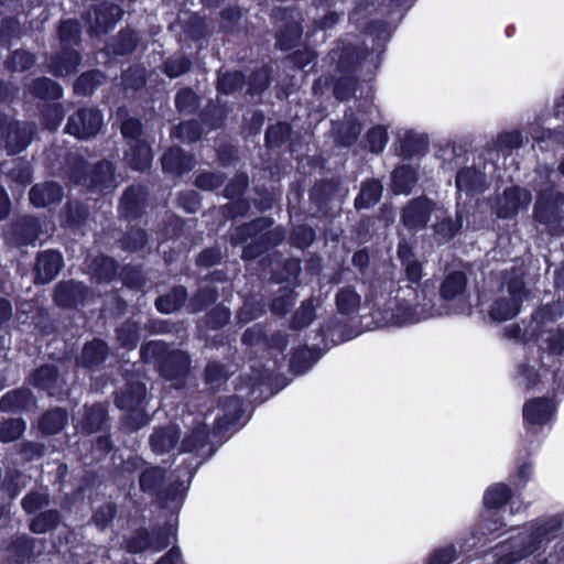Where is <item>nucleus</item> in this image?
I'll use <instances>...</instances> for the list:
<instances>
[{
    "label": "nucleus",
    "mask_w": 564,
    "mask_h": 564,
    "mask_svg": "<svg viewBox=\"0 0 564 564\" xmlns=\"http://www.w3.org/2000/svg\"><path fill=\"white\" fill-rule=\"evenodd\" d=\"M564 529V513L541 517L527 523L517 534L499 543L495 549L496 564H547L549 557H556V564H564V541L547 547Z\"/></svg>",
    "instance_id": "nucleus-1"
},
{
    "label": "nucleus",
    "mask_w": 564,
    "mask_h": 564,
    "mask_svg": "<svg viewBox=\"0 0 564 564\" xmlns=\"http://www.w3.org/2000/svg\"><path fill=\"white\" fill-rule=\"evenodd\" d=\"M398 257L404 265L405 274L411 284L400 288L398 294L391 299L381 312V321L389 326H403L434 316L431 299L427 297L425 285L420 286L422 267L413 259L410 248L405 243L398 247Z\"/></svg>",
    "instance_id": "nucleus-2"
},
{
    "label": "nucleus",
    "mask_w": 564,
    "mask_h": 564,
    "mask_svg": "<svg viewBox=\"0 0 564 564\" xmlns=\"http://www.w3.org/2000/svg\"><path fill=\"white\" fill-rule=\"evenodd\" d=\"M560 315V305L555 306L554 313L553 310L544 307L534 315L531 326V336L539 340V346L544 350L542 365L550 369L554 367V357L564 359V336L560 329L549 325Z\"/></svg>",
    "instance_id": "nucleus-3"
},
{
    "label": "nucleus",
    "mask_w": 564,
    "mask_h": 564,
    "mask_svg": "<svg viewBox=\"0 0 564 564\" xmlns=\"http://www.w3.org/2000/svg\"><path fill=\"white\" fill-rule=\"evenodd\" d=\"M528 299L522 281V272L514 270L510 276H503L502 284L489 310V316L498 322L513 318Z\"/></svg>",
    "instance_id": "nucleus-4"
},
{
    "label": "nucleus",
    "mask_w": 564,
    "mask_h": 564,
    "mask_svg": "<svg viewBox=\"0 0 564 564\" xmlns=\"http://www.w3.org/2000/svg\"><path fill=\"white\" fill-rule=\"evenodd\" d=\"M564 204V195L553 188L542 191L535 203V219L547 226L551 230L556 229L563 218L562 206Z\"/></svg>",
    "instance_id": "nucleus-5"
},
{
    "label": "nucleus",
    "mask_w": 564,
    "mask_h": 564,
    "mask_svg": "<svg viewBox=\"0 0 564 564\" xmlns=\"http://www.w3.org/2000/svg\"><path fill=\"white\" fill-rule=\"evenodd\" d=\"M34 132L31 123L11 122L0 115V138H6V147L10 154L21 152L30 143Z\"/></svg>",
    "instance_id": "nucleus-6"
},
{
    "label": "nucleus",
    "mask_w": 564,
    "mask_h": 564,
    "mask_svg": "<svg viewBox=\"0 0 564 564\" xmlns=\"http://www.w3.org/2000/svg\"><path fill=\"white\" fill-rule=\"evenodd\" d=\"M467 279L463 272L448 273L441 285V295L445 301L455 302V312L466 314L470 312V303L467 301L465 291Z\"/></svg>",
    "instance_id": "nucleus-7"
},
{
    "label": "nucleus",
    "mask_w": 564,
    "mask_h": 564,
    "mask_svg": "<svg viewBox=\"0 0 564 564\" xmlns=\"http://www.w3.org/2000/svg\"><path fill=\"white\" fill-rule=\"evenodd\" d=\"M531 199V193L528 189L514 186L505 189L502 195L496 198L492 208L498 217L511 218L519 210L527 208Z\"/></svg>",
    "instance_id": "nucleus-8"
},
{
    "label": "nucleus",
    "mask_w": 564,
    "mask_h": 564,
    "mask_svg": "<svg viewBox=\"0 0 564 564\" xmlns=\"http://www.w3.org/2000/svg\"><path fill=\"white\" fill-rule=\"evenodd\" d=\"M101 123L102 118L98 110L82 109L69 118L66 131L78 139H89L99 131Z\"/></svg>",
    "instance_id": "nucleus-9"
},
{
    "label": "nucleus",
    "mask_w": 564,
    "mask_h": 564,
    "mask_svg": "<svg viewBox=\"0 0 564 564\" xmlns=\"http://www.w3.org/2000/svg\"><path fill=\"white\" fill-rule=\"evenodd\" d=\"M431 213L435 214V218L445 214V210L435 206L426 198H419L410 203L403 212V224L410 229L422 228L431 217Z\"/></svg>",
    "instance_id": "nucleus-10"
},
{
    "label": "nucleus",
    "mask_w": 564,
    "mask_h": 564,
    "mask_svg": "<svg viewBox=\"0 0 564 564\" xmlns=\"http://www.w3.org/2000/svg\"><path fill=\"white\" fill-rule=\"evenodd\" d=\"M145 397V387L143 383L133 382L122 390L117 397V405L122 409L132 412L131 416L140 419V421L133 426L134 429L145 424L147 420L142 412V402Z\"/></svg>",
    "instance_id": "nucleus-11"
},
{
    "label": "nucleus",
    "mask_w": 564,
    "mask_h": 564,
    "mask_svg": "<svg viewBox=\"0 0 564 564\" xmlns=\"http://www.w3.org/2000/svg\"><path fill=\"white\" fill-rule=\"evenodd\" d=\"M554 404L546 399H534L528 401L523 406V416L531 426L547 424L554 414Z\"/></svg>",
    "instance_id": "nucleus-12"
},
{
    "label": "nucleus",
    "mask_w": 564,
    "mask_h": 564,
    "mask_svg": "<svg viewBox=\"0 0 564 564\" xmlns=\"http://www.w3.org/2000/svg\"><path fill=\"white\" fill-rule=\"evenodd\" d=\"M63 265L62 256L55 251L43 252L36 262V281L48 283L52 281Z\"/></svg>",
    "instance_id": "nucleus-13"
},
{
    "label": "nucleus",
    "mask_w": 564,
    "mask_h": 564,
    "mask_svg": "<svg viewBox=\"0 0 564 564\" xmlns=\"http://www.w3.org/2000/svg\"><path fill=\"white\" fill-rule=\"evenodd\" d=\"M188 366V356L183 351H175L163 360L161 371L166 379L174 380L183 377L187 372Z\"/></svg>",
    "instance_id": "nucleus-14"
},
{
    "label": "nucleus",
    "mask_w": 564,
    "mask_h": 564,
    "mask_svg": "<svg viewBox=\"0 0 564 564\" xmlns=\"http://www.w3.org/2000/svg\"><path fill=\"white\" fill-rule=\"evenodd\" d=\"M62 196V188L56 183L35 185L30 192V200L36 207H44L58 202Z\"/></svg>",
    "instance_id": "nucleus-15"
},
{
    "label": "nucleus",
    "mask_w": 564,
    "mask_h": 564,
    "mask_svg": "<svg viewBox=\"0 0 564 564\" xmlns=\"http://www.w3.org/2000/svg\"><path fill=\"white\" fill-rule=\"evenodd\" d=\"M162 166L165 171L182 174L194 166L192 156H187L181 149H170L162 158Z\"/></svg>",
    "instance_id": "nucleus-16"
},
{
    "label": "nucleus",
    "mask_w": 564,
    "mask_h": 564,
    "mask_svg": "<svg viewBox=\"0 0 564 564\" xmlns=\"http://www.w3.org/2000/svg\"><path fill=\"white\" fill-rule=\"evenodd\" d=\"M401 153L408 158L422 154L427 147V138L423 133L412 130L400 134Z\"/></svg>",
    "instance_id": "nucleus-17"
},
{
    "label": "nucleus",
    "mask_w": 564,
    "mask_h": 564,
    "mask_svg": "<svg viewBox=\"0 0 564 564\" xmlns=\"http://www.w3.org/2000/svg\"><path fill=\"white\" fill-rule=\"evenodd\" d=\"M121 9L118 6L102 3L100 8L95 11L94 32L107 31L121 18Z\"/></svg>",
    "instance_id": "nucleus-18"
},
{
    "label": "nucleus",
    "mask_w": 564,
    "mask_h": 564,
    "mask_svg": "<svg viewBox=\"0 0 564 564\" xmlns=\"http://www.w3.org/2000/svg\"><path fill=\"white\" fill-rule=\"evenodd\" d=\"M484 182V174L474 167L463 169L456 176V187L459 193L465 192L469 194L475 191H480Z\"/></svg>",
    "instance_id": "nucleus-19"
},
{
    "label": "nucleus",
    "mask_w": 564,
    "mask_h": 564,
    "mask_svg": "<svg viewBox=\"0 0 564 564\" xmlns=\"http://www.w3.org/2000/svg\"><path fill=\"white\" fill-rule=\"evenodd\" d=\"M177 430L175 426L158 430L151 436V447L158 454L166 453L175 446Z\"/></svg>",
    "instance_id": "nucleus-20"
},
{
    "label": "nucleus",
    "mask_w": 564,
    "mask_h": 564,
    "mask_svg": "<svg viewBox=\"0 0 564 564\" xmlns=\"http://www.w3.org/2000/svg\"><path fill=\"white\" fill-rule=\"evenodd\" d=\"M382 193V185L378 181H368L362 184L359 196L355 200L357 208H368L375 205Z\"/></svg>",
    "instance_id": "nucleus-21"
},
{
    "label": "nucleus",
    "mask_w": 564,
    "mask_h": 564,
    "mask_svg": "<svg viewBox=\"0 0 564 564\" xmlns=\"http://www.w3.org/2000/svg\"><path fill=\"white\" fill-rule=\"evenodd\" d=\"M83 290L84 286L80 283H61L55 291V302L63 306L76 305L79 301L77 295H79Z\"/></svg>",
    "instance_id": "nucleus-22"
},
{
    "label": "nucleus",
    "mask_w": 564,
    "mask_h": 564,
    "mask_svg": "<svg viewBox=\"0 0 564 564\" xmlns=\"http://www.w3.org/2000/svg\"><path fill=\"white\" fill-rule=\"evenodd\" d=\"M416 172L408 165L400 166L392 174L393 191L397 194L409 192L416 182Z\"/></svg>",
    "instance_id": "nucleus-23"
},
{
    "label": "nucleus",
    "mask_w": 564,
    "mask_h": 564,
    "mask_svg": "<svg viewBox=\"0 0 564 564\" xmlns=\"http://www.w3.org/2000/svg\"><path fill=\"white\" fill-rule=\"evenodd\" d=\"M511 497L510 488L505 484H495L490 486L484 495V503L487 508H499Z\"/></svg>",
    "instance_id": "nucleus-24"
},
{
    "label": "nucleus",
    "mask_w": 564,
    "mask_h": 564,
    "mask_svg": "<svg viewBox=\"0 0 564 564\" xmlns=\"http://www.w3.org/2000/svg\"><path fill=\"white\" fill-rule=\"evenodd\" d=\"M152 161V152L148 143L135 142L131 145L129 162L134 170L143 171L149 167Z\"/></svg>",
    "instance_id": "nucleus-25"
},
{
    "label": "nucleus",
    "mask_w": 564,
    "mask_h": 564,
    "mask_svg": "<svg viewBox=\"0 0 564 564\" xmlns=\"http://www.w3.org/2000/svg\"><path fill=\"white\" fill-rule=\"evenodd\" d=\"M66 421L67 415L65 411L61 409H55L42 416V419L39 422V427L42 432L46 434H54L63 429Z\"/></svg>",
    "instance_id": "nucleus-26"
},
{
    "label": "nucleus",
    "mask_w": 564,
    "mask_h": 564,
    "mask_svg": "<svg viewBox=\"0 0 564 564\" xmlns=\"http://www.w3.org/2000/svg\"><path fill=\"white\" fill-rule=\"evenodd\" d=\"M185 299V289L176 288L170 294L159 297L155 304L160 312L169 314L181 307Z\"/></svg>",
    "instance_id": "nucleus-27"
},
{
    "label": "nucleus",
    "mask_w": 564,
    "mask_h": 564,
    "mask_svg": "<svg viewBox=\"0 0 564 564\" xmlns=\"http://www.w3.org/2000/svg\"><path fill=\"white\" fill-rule=\"evenodd\" d=\"M106 352V344L101 340H94L84 347L80 361L85 366L97 365L105 359Z\"/></svg>",
    "instance_id": "nucleus-28"
},
{
    "label": "nucleus",
    "mask_w": 564,
    "mask_h": 564,
    "mask_svg": "<svg viewBox=\"0 0 564 564\" xmlns=\"http://www.w3.org/2000/svg\"><path fill=\"white\" fill-rule=\"evenodd\" d=\"M105 76L99 70L88 72L78 77L74 89L77 94H90L97 86L104 83Z\"/></svg>",
    "instance_id": "nucleus-29"
},
{
    "label": "nucleus",
    "mask_w": 564,
    "mask_h": 564,
    "mask_svg": "<svg viewBox=\"0 0 564 564\" xmlns=\"http://www.w3.org/2000/svg\"><path fill=\"white\" fill-rule=\"evenodd\" d=\"M57 380L56 369L52 366H43L33 375V382L36 387L47 390L53 394L52 384Z\"/></svg>",
    "instance_id": "nucleus-30"
},
{
    "label": "nucleus",
    "mask_w": 564,
    "mask_h": 564,
    "mask_svg": "<svg viewBox=\"0 0 564 564\" xmlns=\"http://www.w3.org/2000/svg\"><path fill=\"white\" fill-rule=\"evenodd\" d=\"M106 419V412L102 405H96L88 410L86 419L80 423L84 432L93 433L98 430Z\"/></svg>",
    "instance_id": "nucleus-31"
},
{
    "label": "nucleus",
    "mask_w": 564,
    "mask_h": 564,
    "mask_svg": "<svg viewBox=\"0 0 564 564\" xmlns=\"http://www.w3.org/2000/svg\"><path fill=\"white\" fill-rule=\"evenodd\" d=\"M93 184L101 189H109L115 186L113 169L109 162H102L98 165Z\"/></svg>",
    "instance_id": "nucleus-32"
},
{
    "label": "nucleus",
    "mask_w": 564,
    "mask_h": 564,
    "mask_svg": "<svg viewBox=\"0 0 564 564\" xmlns=\"http://www.w3.org/2000/svg\"><path fill=\"white\" fill-rule=\"evenodd\" d=\"M336 302L341 313L349 314L359 307L360 297L355 291L346 289L337 294Z\"/></svg>",
    "instance_id": "nucleus-33"
},
{
    "label": "nucleus",
    "mask_w": 564,
    "mask_h": 564,
    "mask_svg": "<svg viewBox=\"0 0 564 564\" xmlns=\"http://www.w3.org/2000/svg\"><path fill=\"white\" fill-rule=\"evenodd\" d=\"M25 423L20 419L6 421L0 427V441L11 442L17 440L24 431Z\"/></svg>",
    "instance_id": "nucleus-34"
},
{
    "label": "nucleus",
    "mask_w": 564,
    "mask_h": 564,
    "mask_svg": "<svg viewBox=\"0 0 564 564\" xmlns=\"http://www.w3.org/2000/svg\"><path fill=\"white\" fill-rule=\"evenodd\" d=\"M34 93L42 98H58L62 95L61 87L48 78H40L34 82Z\"/></svg>",
    "instance_id": "nucleus-35"
},
{
    "label": "nucleus",
    "mask_w": 564,
    "mask_h": 564,
    "mask_svg": "<svg viewBox=\"0 0 564 564\" xmlns=\"http://www.w3.org/2000/svg\"><path fill=\"white\" fill-rule=\"evenodd\" d=\"M163 478L161 468L153 467L145 469L140 477V486L143 491L152 492L156 489Z\"/></svg>",
    "instance_id": "nucleus-36"
},
{
    "label": "nucleus",
    "mask_w": 564,
    "mask_h": 564,
    "mask_svg": "<svg viewBox=\"0 0 564 564\" xmlns=\"http://www.w3.org/2000/svg\"><path fill=\"white\" fill-rule=\"evenodd\" d=\"M57 521L58 514L55 511H48L33 519L30 528L34 533H44L52 529Z\"/></svg>",
    "instance_id": "nucleus-37"
},
{
    "label": "nucleus",
    "mask_w": 564,
    "mask_h": 564,
    "mask_svg": "<svg viewBox=\"0 0 564 564\" xmlns=\"http://www.w3.org/2000/svg\"><path fill=\"white\" fill-rule=\"evenodd\" d=\"M523 142V137L520 131H505L497 135L496 147L499 150L516 149L519 148Z\"/></svg>",
    "instance_id": "nucleus-38"
},
{
    "label": "nucleus",
    "mask_w": 564,
    "mask_h": 564,
    "mask_svg": "<svg viewBox=\"0 0 564 564\" xmlns=\"http://www.w3.org/2000/svg\"><path fill=\"white\" fill-rule=\"evenodd\" d=\"M440 218H442V221L435 224V232L440 241H447L455 235L458 227L462 226V223H453L446 217V213L443 216H440Z\"/></svg>",
    "instance_id": "nucleus-39"
},
{
    "label": "nucleus",
    "mask_w": 564,
    "mask_h": 564,
    "mask_svg": "<svg viewBox=\"0 0 564 564\" xmlns=\"http://www.w3.org/2000/svg\"><path fill=\"white\" fill-rule=\"evenodd\" d=\"M457 557V551L453 545L435 550L426 564H452Z\"/></svg>",
    "instance_id": "nucleus-40"
},
{
    "label": "nucleus",
    "mask_w": 564,
    "mask_h": 564,
    "mask_svg": "<svg viewBox=\"0 0 564 564\" xmlns=\"http://www.w3.org/2000/svg\"><path fill=\"white\" fill-rule=\"evenodd\" d=\"M175 135L178 139H182L187 142L195 141L200 135V129L197 122L195 121H187L184 123H181L174 131Z\"/></svg>",
    "instance_id": "nucleus-41"
},
{
    "label": "nucleus",
    "mask_w": 564,
    "mask_h": 564,
    "mask_svg": "<svg viewBox=\"0 0 564 564\" xmlns=\"http://www.w3.org/2000/svg\"><path fill=\"white\" fill-rule=\"evenodd\" d=\"M243 77L240 73H226L218 79V88L225 94H229L241 87Z\"/></svg>",
    "instance_id": "nucleus-42"
},
{
    "label": "nucleus",
    "mask_w": 564,
    "mask_h": 564,
    "mask_svg": "<svg viewBox=\"0 0 564 564\" xmlns=\"http://www.w3.org/2000/svg\"><path fill=\"white\" fill-rule=\"evenodd\" d=\"M79 24L78 22L74 20H66L62 22L58 33L61 41L64 44H70L73 42H76V40L79 36Z\"/></svg>",
    "instance_id": "nucleus-43"
},
{
    "label": "nucleus",
    "mask_w": 564,
    "mask_h": 564,
    "mask_svg": "<svg viewBox=\"0 0 564 564\" xmlns=\"http://www.w3.org/2000/svg\"><path fill=\"white\" fill-rule=\"evenodd\" d=\"M207 432L205 426L196 429L187 438L182 442L183 452L193 451L203 446L207 441Z\"/></svg>",
    "instance_id": "nucleus-44"
},
{
    "label": "nucleus",
    "mask_w": 564,
    "mask_h": 564,
    "mask_svg": "<svg viewBox=\"0 0 564 564\" xmlns=\"http://www.w3.org/2000/svg\"><path fill=\"white\" fill-rule=\"evenodd\" d=\"M290 134V127L286 123H276L270 127L265 133V140L270 145H278Z\"/></svg>",
    "instance_id": "nucleus-45"
},
{
    "label": "nucleus",
    "mask_w": 564,
    "mask_h": 564,
    "mask_svg": "<svg viewBox=\"0 0 564 564\" xmlns=\"http://www.w3.org/2000/svg\"><path fill=\"white\" fill-rule=\"evenodd\" d=\"M387 141V131L382 127H375L368 132V143L372 152H381Z\"/></svg>",
    "instance_id": "nucleus-46"
},
{
    "label": "nucleus",
    "mask_w": 564,
    "mask_h": 564,
    "mask_svg": "<svg viewBox=\"0 0 564 564\" xmlns=\"http://www.w3.org/2000/svg\"><path fill=\"white\" fill-rule=\"evenodd\" d=\"M28 397L29 393L25 391L9 392L2 398L0 406L4 410L24 408Z\"/></svg>",
    "instance_id": "nucleus-47"
},
{
    "label": "nucleus",
    "mask_w": 564,
    "mask_h": 564,
    "mask_svg": "<svg viewBox=\"0 0 564 564\" xmlns=\"http://www.w3.org/2000/svg\"><path fill=\"white\" fill-rule=\"evenodd\" d=\"M138 338V327L134 324H128L118 330V340L123 347L133 348Z\"/></svg>",
    "instance_id": "nucleus-48"
},
{
    "label": "nucleus",
    "mask_w": 564,
    "mask_h": 564,
    "mask_svg": "<svg viewBox=\"0 0 564 564\" xmlns=\"http://www.w3.org/2000/svg\"><path fill=\"white\" fill-rule=\"evenodd\" d=\"M301 35V29L297 23L290 24L278 37V44L282 50H289Z\"/></svg>",
    "instance_id": "nucleus-49"
},
{
    "label": "nucleus",
    "mask_w": 564,
    "mask_h": 564,
    "mask_svg": "<svg viewBox=\"0 0 564 564\" xmlns=\"http://www.w3.org/2000/svg\"><path fill=\"white\" fill-rule=\"evenodd\" d=\"M175 104L181 112H189L196 107V95L189 89H183L176 95Z\"/></svg>",
    "instance_id": "nucleus-50"
},
{
    "label": "nucleus",
    "mask_w": 564,
    "mask_h": 564,
    "mask_svg": "<svg viewBox=\"0 0 564 564\" xmlns=\"http://www.w3.org/2000/svg\"><path fill=\"white\" fill-rule=\"evenodd\" d=\"M47 501L46 494L32 492L23 499L22 506L26 512L32 513L46 506Z\"/></svg>",
    "instance_id": "nucleus-51"
},
{
    "label": "nucleus",
    "mask_w": 564,
    "mask_h": 564,
    "mask_svg": "<svg viewBox=\"0 0 564 564\" xmlns=\"http://www.w3.org/2000/svg\"><path fill=\"white\" fill-rule=\"evenodd\" d=\"M33 63V55L25 51H15L9 61L10 67L14 70L29 68Z\"/></svg>",
    "instance_id": "nucleus-52"
},
{
    "label": "nucleus",
    "mask_w": 564,
    "mask_h": 564,
    "mask_svg": "<svg viewBox=\"0 0 564 564\" xmlns=\"http://www.w3.org/2000/svg\"><path fill=\"white\" fill-rule=\"evenodd\" d=\"M189 62L183 57L171 59L165 64V73L169 77H177L188 69Z\"/></svg>",
    "instance_id": "nucleus-53"
},
{
    "label": "nucleus",
    "mask_w": 564,
    "mask_h": 564,
    "mask_svg": "<svg viewBox=\"0 0 564 564\" xmlns=\"http://www.w3.org/2000/svg\"><path fill=\"white\" fill-rule=\"evenodd\" d=\"M333 59H338V64L340 68H345L352 64V61L359 58V54L356 52L354 47H345L339 53L337 50L333 51L332 54Z\"/></svg>",
    "instance_id": "nucleus-54"
},
{
    "label": "nucleus",
    "mask_w": 564,
    "mask_h": 564,
    "mask_svg": "<svg viewBox=\"0 0 564 564\" xmlns=\"http://www.w3.org/2000/svg\"><path fill=\"white\" fill-rule=\"evenodd\" d=\"M314 316V307L312 302L304 304L301 310L296 313L294 324L297 327H304L308 325Z\"/></svg>",
    "instance_id": "nucleus-55"
},
{
    "label": "nucleus",
    "mask_w": 564,
    "mask_h": 564,
    "mask_svg": "<svg viewBox=\"0 0 564 564\" xmlns=\"http://www.w3.org/2000/svg\"><path fill=\"white\" fill-rule=\"evenodd\" d=\"M223 178L219 175L213 173L202 174L197 177L196 184L198 187L204 189H214L220 186Z\"/></svg>",
    "instance_id": "nucleus-56"
},
{
    "label": "nucleus",
    "mask_w": 564,
    "mask_h": 564,
    "mask_svg": "<svg viewBox=\"0 0 564 564\" xmlns=\"http://www.w3.org/2000/svg\"><path fill=\"white\" fill-rule=\"evenodd\" d=\"M64 113L58 106H52L45 115V124L50 130H55L63 120Z\"/></svg>",
    "instance_id": "nucleus-57"
},
{
    "label": "nucleus",
    "mask_w": 564,
    "mask_h": 564,
    "mask_svg": "<svg viewBox=\"0 0 564 564\" xmlns=\"http://www.w3.org/2000/svg\"><path fill=\"white\" fill-rule=\"evenodd\" d=\"M151 547L149 534L145 531L139 532L135 539L128 543V550L132 553L141 552Z\"/></svg>",
    "instance_id": "nucleus-58"
},
{
    "label": "nucleus",
    "mask_w": 564,
    "mask_h": 564,
    "mask_svg": "<svg viewBox=\"0 0 564 564\" xmlns=\"http://www.w3.org/2000/svg\"><path fill=\"white\" fill-rule=\"evenodd\" d=\"M121 132L126 138L134 140L141 133V124L137 119H128L121 124Z\"/></svg>",
    "instance_id": "nucleus-59"
},
{
    "label": "nucleus",
    "mask_w": 564,
    "mask_h": 564,
    "mask_svg": "<svg viewBox=\"0 0 564 564\" xmlns=\"http://www.w3.org/2000/svg\"><path fill=\"white\" fill-rule=\"evenodd\" d=\"M206 381L210 384L218 383L224 378V369L217 362L209 364L205 370Z\"/></svg>",
    "instance_id": "nucleus-60"
},
{
    "label": "nucleus",
    "mask_w": 564,
    "mask_h": 564,
    "mask_svg": "<svg viewBox=\"0 0 564 564\" xmlns=\"http://www.w3.org/2000/svg\"><path fill=\"white\" fill-rule=\"evenodd\" d=\"M230 317V312L226 307H217L210 316V322L214 327L223 326Z\"/></svg>",
    "instance_id": "nucleus-61"
},
{
    "label": "nucleus",
    "mask_w": 564,
    "mask_h": 564,
    "mask_svg": "<svg viewBox=\"0 0 564 564\" xmlns=\"http://www.w3.org/2000/svg\"><path fill=\"white\" fill-rule=\"evenodd\" d=\"M505 524L501 523L498 519H488L480 527L481 535H491L499 531Z\"/></svg>",
    "instance_id": "nucleus-62"
},
{
    "label": "nucleus",
    "mask_w": 564,
    "mask_h": 564,
    "mask_svg": "<svg viewBox=\"0 0 564 564\" xmlns=\"http://www.w3.org/2000/svg\"><path fill=\"white\" fill-rule=\"evenodd\" d=\"M219 257L220 254L218 251L207 250L198 257V263L200 265L209 267L215 264L218 261Z\"/></svg>",
    "instance_id": "nucleus-63"
},
{
    "label": "nucleus",
    "mask_w": 564,
    "mask_h": 564,
    "mask_svg": "<svg viewBox=\"0 0 564 564\" xmlns=\"http://www.w3.org/2000/svg\"><path fill=\"white\" fill-rule=\"evenodd\" d=\"M532 473L533 468L530 463H523L519 465L517 469V478L519 482L524 485L530 479Z\"/></svg>",
    "instance_id": "nucleus-64"
}]
</instances>
